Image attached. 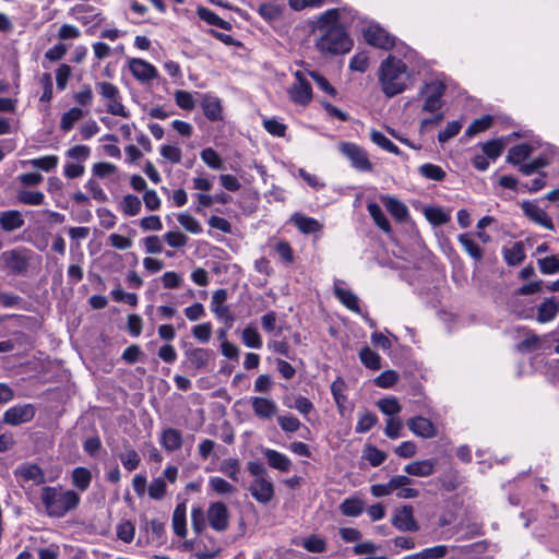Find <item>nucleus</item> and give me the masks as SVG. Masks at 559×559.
Instances as JSON below:
<instances>
[{
  "label": "nucleus",
  "mask_w": 559,
  "mask_h": 559,
  "mask_svg": "<svg viewBox=\"0 0 559 559\" xmlns=\"http://www.w3.org/2000/svg\"><path fill=\"white\" fill-rule=\"evenodd\" d=\"M409 75L406 64L392 56H389L380 66L379 82L382 92L388 97H393L407 88Z\"/></svg>",
  "instance_id": "f257e3e1"
},
{
  "label": "nucleus",
  "mask_w": 559,
  "mask_h": 559,
  "mask_svg": "<svg viewBox=\"0 0 559 559\" xmlns=\"http://www.w3.org/2000/svg\"><path fill=\"white\" fill-rule=\"evenodd\" d=\"M40 499L47 515L51 518H63L68 512L75 510L81 501L74 490L50 486L41 489Z\"/></svg>",
  "instance_id": "f03ea898"
},
{
  "label": "nucleus",
  "mask_w": 559,
  "mask_h": 559,
  "mask_svg": "<svg viewBox=\"0 0 559 559\" xmlns=\"http://www.w3.org/2000/svg\"><path fill=\"white\" fill-rule=\"evenodd\" d=\"M319 33L320 36L316 40V48L322 55H345L354 46L353 39L341 25H334Z\"/></svg>",
  "instance_id": "7ed1b4c3"
},
{
  "label": "nucleus",
  "mask_w": 559,
  "mask_h": 559,
  "mask_svg": "<svg viewBox=\"0 0 559 559\" xmlns=\"http://www.w3.org/2000/svg\"><path fill=\"white\" fill-rule=\"evenodd\" d=\"M33 255L34 252L25 247L7 250L0 254L1 269L12 275H24Z\"/></svg>",
  "instance_id": "20e7f679"
},
{
  "label": "nucleus",
  "mask_w": 559,
  "mask_h": 559,
  "mask_svg": "<svg viewBox=\"0 0 559 559\" xmlns=\"http://www.w3.org/2000/svg\"><path fill=\"white\" fill-rule=\"evenodd\" d=\"M95 87L102 98L106 102L107 112L123 118H128L130 116L121 102L120 91L115 84L102 81L96 82Z\"/></svg>",
  "instance_id": "39448f33"
},
{
  "label": "nucleus",
  "mask_w": 559,
  "mask_h": 559,
  "mask_svg": "<svg viewBox=\"0 0 559 559\" xmlns=\"http://www.w3.org/2000/svg\"><path fill=\"white\" fill-rule=\"evenodd\" d=\"M340 152L348 158L353 168L361 173L373 170V165L369 159L368 153L361 146L353 142H342L338 145Z\"/></svg>",
  "instance_id": "423d86ee"
},
{
  "label": "nucleus",
  "mask_w": 559,
  "mask_h": 559,
  "mask_svg": "<svg viewBox=\"0 0 559 559\" xmlns=\"http://www.w3.org/2000/svg\"><path fill=\"white\" fill-rule=\"evenodd\" d=\"M366 41L374 47L389 50L395 45V37L378 24H370L364 29Z\"/></svg>",
  "instance_id": "0eeeda50"
},
{
  "label": "nucleus",
  "mask_w": 559,
  "mask_h": 559,
  "mask_svg": "<svg viewBox=\"0 0 559 559\" xmlns=\"http://www.w3.org/2000/svg\"><path fill=\"white\" fill-rule=\"evenodd\" d=\"M420 93L426 95L423 110L433 112L442 106V97L445 93V86L443 83L435 81L426 84Z\"/></svg>",
  "instance_id": "6e6552de"
},
{
  "label": "nucleus",
  "mask_w": 559,
  "mask_h": 559,
  "mask_svg": "<svg viewBox=\"0 0 559 559\" xmlns=\"http://www.w3.org/2000/svg\"><path fill=\"white\" fill-rule=\"evenodd\" d=\"M210 526L217 532H224L229 526V511L225 503L213 502L206 513Z\"/></svg>",
  "instance_id": "1a4fd4ad"
},
{
  "label": "nucleus",
  "mask_w": 559,
  "mask_h": 559,
  "mask_svg": "<svg viewBox=\"0 0 559 559\" xmlns=\"http://www.w3.org/2000/svg\"><path fill=\"white\" fill-rule=\"evenodd\" d=\"M35 416V407L32 404L15 405L5 411L3 421L11 426H19L31 421Z\"/></svg>",
  "instance_id": "9d476101"
},
{
  "label": "nucleus",
  "mask_w": 559,
  "mask_h": 559,
  "mask_svg": "<svg viewBox=\"0 0 559 559\" xmlns=\"http://www.w3.org/2000/svg\"><path fill=\"white\" fill-rule=\"evenodd\" d=\"M288 95L299 105H307L312 98L311 86L299 71L296 72V82L288 88Z\"/></svg>",
  "instance_id": "9b49d317"
},
{
  "label": "nucleus",
  "mask_w": 559,
  "mask_h": 559,
  "mask_svg": "<svg viewBox=\"0 0 559 559\" xmlns=\"http://www.w3.org/2000/svg\"><path fill=\"white\" fill-rule=\"evenodd\" d=\"M129 70L132 75L141 83H147L157 78V69L150 62L133 58L129 61Z\"/></svg>",
  "instance_id": "f8f14e48"
},
{
  "label": "nucleus",
  "mask_w": 559,
  "mask_h": 559,
  "mask_svg": "<svg viewBox=\"0 0 559 559\" xmlns=\"http://www.w3.org/2000/svg\"><path fill=\"white\" fill-rule=\"evenodd\" d=\"M251 496L260 503L266 504L274 498L273 483L266 477L253 479L249 486Z\"/></svg>",
  "instance_id": "ddd939ff"
},
{
  "label": "nucleus",
  "mask_w": 559,
  "mask_h": 559,
  "mask_svg": "<svg viewBox=\"0 0 559 559\" xmlns=\"http://www.w3.org/2000/svg\"><path fill=\"white\" fill-rule=\"evenodd\" d=\"M408 429L417 437L431 439L438 435L435 424L423 416L411 417L406 423Z\"/></svg>",
  "instance_id": "4468645a"
},
{
  "label": "nucleus",
  "mask_w": 559,
  "mask_h": 559,
  "mask_svg": "<svg viewBox=\"0 0 559 559\" xmlns=\"http://www.w3.org/2000/svg\"><path fill=\"white\" fill-rule=\"evenodd\" d=\"M249 401L253 414L260 419H271L277 414L278 406L272 399L263 396H251Z\"/></svg>",
  "instance_id": "2eb2a0df"
},
{
  "label": "nucleus",
  "mask_w": 559,
  "mask_h": 559,
  "mask_svg": "<svg viewBox=\"0 0 559 559\" xmlns=\"http://www.w3.org/2000/svg\"><path fill=\"white\" fill-rule=\"evenodd\" d=\"M521 209H522L523 213L525 214V216H527L535 224H538L548 230L555 229V225H554L551 218L536 203L530 202V201H524L521 204Z\"/></svg>",
  "instance_id": "dca6fc26"
},
{
  "label": "nucleus",
  "mask_w": 559,
  "mask_h": 559,
  "mask_svg": "<svg viewBox=\"0 0 559 559\" xmlns=\"http://www.w3.org/2000/svg\"><path fill=\"white\" fill-rule=\"evenodd\" d=\"M392 524L401 532H416L419 530L411 506L397 509L392 519Z\"/></svg>",
  "instance_id": "f3484780"
},
{
  "label": "nucleus",
  "mask_w": 559,
  "mask_h": 559,
  "mask_svg": "<svg viewBox=\"0 0 559 559\" xmlns=\"http://www.w3.org/2000/svg\"><path fill=\"white\" fill-rule=\"evenodd\" d=\"M413 484V479L406 475H397L392 477L388 484H376L372 485L370 490L374 497H384L391 495L393 491L397 490L403 486H411Z\"/></svg>",
  "instance_id": "a211bd4d"
},
{
  "label": "nucleus",
  "mask_w": 559,
  "mask_h": 559,
  "mask_svg": "<svg viewBox=\"0 0 559 559\" xmlns=\"http://www.w3.org/2000/svg\"><path fill=\"white\" fill-rule=\"evenodd\" d=\"M379 198L383 205L385 206V209L388 210V212L397 222L406 221V218L408 217V209L402 201L389 194H381Z\"/></svg>",
  "instance_id": "6ab92c4d"
},
{
  "label": "nucleus",
  "mask_w": 559,
  "mask_h": 559,
  "mask_svg": "<svg viewBox=\"0 0 559 559\" xmlns=\"http://www.w3.org/2000/svg\"><path fill=\"white\" fill-rule=\"evenodd\" d=\"M212 352L206 348H191L186 350L185 364L194 369H203L207 366Z\"/></svg>",
  "instance_id": "aec40b11"
},
{
  "label": "nucleus",
  "mask_w": 559,
  "mask_h": 559,
  "mask_svg": "<svg viewBox=\"0 0 559 559\" xmlns=\"http://www.w3.org/2000/svg\"><path fill=\"white\" fill-rule=\"evenodd\" d=\"M436 467V460H419L413 461L404 466V472L407 475L416 477H428L433 474Z\"/></svg>",
  "instance_id": "412c9836"
},
{
  "label": "nucleus",
  "mask_w": 559,
  "mask_h": 559,
  "mask_svg": "<svg viewBox=\"0 0 559 559\" xmlns=\"http://www.w3.org/2000/svg\"><path fill=\"white\" fill-rule=\"evenodd\" d=\"M262 453L264 454V456L267 461V464L272 468L283 472V473L289 472V469L292 467V461L288 456H286L285 454L278 452L276 450L269 449V448L263 449Z\"/></svg>",
  "instance_id": "4be33fe9"
},
{
  "label": "nucleus",
  "mask_w": 559,
  "mask_h": 559,
  "mask_svg": "<svg viewBox=\"0 0 559 559\" xmlns=\"http://www.w3.org/2000/svg\"><path fill=\"white\" fill-rule=\"evenodd\" d=\"M23 225L24 219L19 211L10 210L0 214V227L7 233L20 229Z\"/></svg>",
  "instance_id": "5701e85b"
},
{
  "label": "nucleus",
  "mask_w": 559,
  "mask_h": 559,
  "mask_svg": "<svg viewBox=\"0 0 559 559\" xmlns=\"http://www.w3.org/2000/svg\"><path fill=\"white\" fill-rule=\"evenodd\" d=\"M160 443L168 452L177 451L182 445V436L178 429L166 428L162 432Z\"/></svg>",
  "instance_id": "b1692460"
},
{
  "label": "nucleus",
  "mask_w": 559,
  "mask_h": 559,
  "mask_svg": "<svg viewBox=\"0 0 559 559\" xmlns=\"http://www.w3.org/2000/svg\"><path fill=\"white\" fill-rule=\"evenodd\" d=\"M15 475L20 476L23 480H32L35 484L45 481V476L41 468L35 464H24L16 468Z\"/></svg>",
  "instance_id": "393cba45"
},
{
  "label": "nucleus",
  "mask_w": 559,
  "mask_h": 559,
  "mask_svg": "<svg viewBox=\"0 0 559 559\" xmlns=\"http://www.w3.org/2000/svg\"><path fill=\"white\" fill-rule=\"evenodd\" d=\"M559 311V304L555 301V298H547L544 302L538 306L537 309V321L539 323H546L552 321Z\"/></svg>",
  "instance_id": "a878e982"
},
{
  "label": "nucleus",
  "mask_w": 559,
  "mask_h": 559,
  "mask_svg": "<svg viewBox=\"0 0 559 559\" xmlns=\"http://www.w3.org/2000/svg\"><path fill=\"white\" fill-rule=\"evenodd\" d=\"M290 219L304 234L317 233L322 228V225L316 218L299 213L294 214Z\"/></svg>",
  "instance_id": "bb28decb"
},
{
  "label": "nucleus",
  "mask_w": 559,
  "mask_h": 559,
  "mask_svg": "<svg viewBox=\"0 0 559 559\" xmlns=\"http://www.w3.org/2000/svg\"><path fill=\"white\" fill-rule=\"evenodd\" d=\"M186 512V504L179 503L173 513V528L175 534L179 537H186L187 535Z\"/></svg>",
  "instance_id": "cd10ccee"
},
{
  "label": "nucleus",
  "mask_w": 559,
  "mask_h": 559,
  "mask_svg": "<svg viewBox=\"0 0 559 559\" xmlns=\"http://www.w3.org/2000/svg\"><path fill=\"white\" fill-rule=\"evenodd\" d=\"M367 210L374 224L384 233L390 234L392 230L391 225L381 207L374 202H369L367 204Z\"/></svg>",
  "instance_id": "c85d7f7f"
},
{
  "label": "nucleus",
  "mask_w": 559,
  "mask_h": 559,
  "mask_svg": "<svg viewBox=\"0 0 559 559\" xmlns=\"http://www.w3.org/2000/svg\"><path fill=\"white\" fill-rule=\"evenodd\" d=\"M365 510V502L356 497L346 498L340 504V511L345 516H358Z\"/></svg>",
  "instance_id": "c756f323"
},
{
  "label": "nucleus",
  "mask_w": 559,
  "mask_h": 559,
  "mask_svg": "<svg viewBox=\"0 0 559 559\" xmlns=\"http://www.w3.org/2000/svg\"><path fill=\"white\" fill-rule=\"evenodd\" d=\"M72 484L80 491H85L91 485L92 473L86 467H75L71 474Z\"/></svg>",
  "instance_id": "7c9ffc66"
},
{
  "label": "nucleus",
  "mask_w": 559,
  "mask_h": 559,
  "mask_svg": "<svg viewBox=\"0 0 559 559\" xmlns=\"http://www.w3.org/2000/svg\"><path fill=\"white\" fill-rule=\"evenodd\" d=\"M198 16L210 25L221 27L223 29L229 31L231 28V24L223 19H221L217 14L211 11L207 8L199 7L197 10Z\"/></svg>",
  "instance_id": "2f4dec72"
},
{
  "label": "nucleus",
  "mask_w": 559,
  "mask_h": 559,
  "mask_svg": "<svg viewBox=\"0 0 559 559\" xmlns=\"http://www.w3.org/2000/svg\"><path fill=\"white\" fill-rule=\"evenodd\" d=\"M334 292H335V295L338 298V300L346 308H348L349 310H352L356 313H360L361 310H360V306H359V299L355 294H353L348 289H345V288H342L338 286L335 287Z\"/></svg>",
  "instance_id": "473e14b6"
},
{
  "label": "nucleus",
  "mask_w": 559,
  "mask_h": 559,
  "mask_svg": "<svg viewBox=\"0 0 559 559\" xmlns=\"http://www.w3.org/2000/svg\"><path fill=\"white\" fill-rule=\"evenodd\" d=\"M202 109L205 117L212 121L218 120L222 117L221 102L216 97L205 96L202 100Z\"/></svg>",
  "instance_id": "72a5a7b5"
},
{
  "label": "nucleus",
  "mask_w": 559,
  "mask_h": 559,
  "mask_svg": "<svg viewBox=\"0 0 559 559\" xmlns=\"http://www.w3.org/2000/svg\"><path fill=\"white\" fill-rule=\"evenodd\" d=\"M344 9H330L322 13L318 19V31L323 32L329 27H333L334 25H340L338 22L342 17V12Z\"/></svg>",
  "instance_id": "f704fd0d"
},
{
  "label": "nucleus",
  "mask_w": 559,
  "mask_h": 559,
  "mask_svg": "<svg viewBox=\"0 0 559 559\" xmlns=\"http://www.w3.org/2000/svg\"><path fill=\"white\" fill-rule=\"evenodd\" d=\"M503 257L509 265H519L525 259L523 243L521 241H516L510 248H504Z\"/></svg>",
  "instance_id": "c9c22d12"
},
{
  "label": "nucleus",
  "mask_w": 559,
  "mask_h": 559,
  "mask_svg": "<svg viewBox=\"0 0 559 559\" xmlns=\"http://www.w3.org/2000/svg\"><path fill=\"white\" fill-rule=\"evenodd\" d=\"M85 111L79 107H72L66 111L60 119V130L62 132L70 131L74 123L81 120L85 116Z\"/></svg>",
  "instance_id": "e433bc0d"
},
{
  "label": "nucleus",
  "mask_w": 559,
  "mask_h": 559,
  "mask_svg": "<svg viewBox=\"0 0 559 559\" xmlns=\"http://www.w3.org/2000/svg\"><path fill=\"white\" fill-rule=\"evenodd\" d=\"M119 206L126 216H135L141 212L142 203L139 197L127 194L122 198Z\"/></svg>",
  "instance_id": "4c0bfd02"
},
{
  "label": "nucleus",
  "mask_w": 559,
  "mask_h": 559,
  "mask_svg": "<svg viewBox=\"0 0 559 559\" xmlns=\"http://www.w3.org/2000/svg\"><path fill=\"white\" fill-rule=\"evenodd\" d=\"M457 240L466 253L475 261H480L483 259L481 248L471 238L469 235L461 234L457 236Z\"/></svg>",
  "instance_id": "58836bf2"
},
{
  "label": "nucleus",
  "mask_w": 559,
  "mask_h": 559,
  "mask_svg": "<svg viewBox=\"0 0 559 559\" xmlns=\"http://www.w3.org/2000/svg\"><path fill=\"white\" fill-rule=\"evenodd\" d=\"M507 141L503 138L485 142L481 145L483 153L491 160H496L503 152Z\"/></svg>",
  "instance_id": "ea45409f"
},
{
  "label": "nucleus",
  "mask_w": 559,
  "mask_h": 559,
  "mask_svg": "<svg viewBox=\"0 0 559 559\" xmlns=\"http://www.w3.org/2000/svg\"><path fill=\"white\" fill-rule=\"evenodd\" d=\"M532 153V146L528 144H519L509 150L507 162L513 165L521 164Z\"/></svg>",
  "instance_id": "a19ab883"
},
{
  "label": "nucleus",
  "mask_w": 559,
  "mask_h": 559,
  "mask_svg": "<svg viewBox=\"0 0 559 559\" xmlns=\"http://www.w3.org/2000/svg\"><path fill=\"white\" fill-rule=\"evenodd\" d=\"M370 139L374 144H377L382 150H384L389 153H392L394 155L401 154L400 148L390 139H388L382 132H380L378 130H371Z\"/></svg>",
  "instance_id": "79ce46f5"
},
{
  "label": "nucleus",
  "mask_w": 559,
  "mask_h": 559,
  "mask_svg": "<svg viewBox=\"0 0 559 559\" xmlns=\"http://www.w3.org/2000/svg\"><path fill=\"white\" fill-rule=\"evenodd\" d=\"M493 123V118L490 115H485L478 119H475L466 129L465 135L472 138L480 132L489 129Z\"/></svg>",
  "instance_id": "37998d69"
},
{
  "label": "nucleus",
  "mask_w": 559,
  "mask_h": 559,
  "mask_svg": "<svg viewBox=\"0 0 559 559\" xmlns=\"http://www.w3.org/2000/svg\"><path fill=\"white\" fill-rule=\"evenodd\" d=\"M58 163H59V157L57 155H47V156L33 158V159L25 162V164H28L32 167L44 170V171L53 170L58 166Z\"/></svg>",
  "instance_id": "c03bdc74"
},
{
  "label": "nucleus",
  "mask_w": 559,
  "mask_h": 559,
  "mask_svg": "<svg viewBox=\"0 0 559 559\" xmlns=\"http://www.w3.org/2000/svg\"><path fill=\"white\" fill-rule=\"evenodd\" d=\"M345 389L346 383L341 377H337L331 384V393L341 413L343 412L344 404L346 402V395L344 394Z\"/></svg>",
  "instance_id": "a18cd8bd"
},
{
  "label": "nucleus",
  "mask_w": 559,
  "mask_h": 559,
  "mask_svg": "<svg viewBox=\"0 0 559 559\" xmlns=\"http://www.w3.org/2000/svg\"><path fill=\"white\" fill-rule=\"evenodd\" d=\"M119 460L129 472L136 469L141 462L139 453L132 448H126L124 452L119 454Z\"/></svg>",
  "instance_id": "49530a36"
},
{
  "label": "nucleus",
  "mask_w": 559,
  "mask_h": 559,
  "mask_svg": "<svg viewBox=\"0 0 559 559\" xmlns=\"http://www.w3.org/2000/svg\"><path fill=\"white\" fill-rule=\"evenodd\" d=\"M418 171L426 179L435 181H442L447 176L445 171L440 166L430 163L423 164L418 168Z\"/></svg>",
  "instance_id": "de8ad7c7"
},
{
  "label": "nucleus",
  "mask_w": 559,
  "mask_h": 559,
  "mask_svg": "<svg viewBox=\"0 0 559 559\" xmlns=\"http://www.w3.org/2000/svg\"><path fill=\"white\" fill-rule=\"evenodd\" d=\"M359 358L361 362L369 369L379 370L381 368V358L370 347L365 346L359 352Z\"/></svg>",
  "instance_id": "09e8293b"
},
{
  "label": "nucleus",
  "mask_w": 559,
  "mask_h": 559,
  "mask_svg": "<svg viewBox=\"0 0 559 559\" xmlns=\"http://www.w3.org/2000/svg\"><path fill=\"white\" fill-rule=\"evenodd\" d=\"M243 344L249 348L259 349L262 347V338L258 330L251 325L243 329L241 334Z\"/></svg>",
  "instance_id": "8fccbe9b"
},
{
  "label": "nucleus",
  "mask_w": 559,
  "mask_h": 559,
  "mask_svg": "<svg viewBox=\"0 0 559 559\" xmlns=\"http://www.w3.org/2000/svg\"><path fill=\"white\" fill-rule=\"evenodd\" d=\"M377 406L383 414L388 415L389 417H394V415H397L402 411L401 404L394 396L379 400L377 402Z\"/></svg>",
  "instance_id": "3c124183"
},
{
  "label": "nucleus",
  "mask_w": 559,
  "mask_h": 559,
  "mask_svg": "<svg viewBox=\"0 0 559 559\" xmlns=\"http://www.w3.org/2000/svg\"><path fill=\"white\" fill-rule=\"evenodd\" d=\"M17 200L26 205H40L45 201V195L40 191L20 190L17 192Z\"/></svg>",
  "instance_id": "603ef678"
},
{
  "label": "nucleus",
  "mask_w": 559,
  "mask_h": 559,
  "mask_svg": "<svg viewBox=\"0 0 559 559\" xmlns=\"http://www.w3.org/2000/svg\"><path fill=\"white\" fill-rule=\"evenodd\" d=\"M201 159L212 169L222 170L225 168L221 156L211 147L204 148L201 152Z\"/></svg>",
  "instance_id": "864d4df0"
},
{
  "label": "nucleus",
  "mask_w": 559,
  "mask_h": 559,
  "mask_svg": "<svg viewBox=\"0 0 559 559\" xmlns=\"http://www.w3.org/2000/svg\"><path fill=\"white\" fill-rule=\"evenodd\" d=\"M209 487L217 495H231L236 488L222 477H210Z\"/></svg>",
  "instance_id": "5fc2aeb1"
},
{
  "label": "nucleus",
  "mask_w": 559,
  "mask_h": 559,
  "mask_svg": "<svg viewBox=\"0 0 559 559\" xmlns=\"http://www.w3.org/2000/svg\"><path fill=\"white\" fill-rule=\"evenodd\" d=\"M377 423V416L371 412L365 411L359 415L355 430L357 433H365L369 431Z\"/></svg>",
  "instance_id": "6e6d98bb"
},
{
  "label": "nucleus",
  "mask_w": 559,
  "mask_h": 559,
  "mask_svg": "<svg viewBox=\"0 0 559 559\" xmlns=\"http://www.w3.org/2000/svg\"><path fill=\"white\" fill-rule=\"evenodd\" d=\"M215 317L223 322L227 329H230L235 322V316L227 305L211 307Z\"/></svg>",
  "instance_id": "4d7b16f0"
},
{
  "label": "nucleus",
  "mask_w": 559,
  "mask_h": 559,
  "mask_svg": "<svg viewBox=\"0 0 559 559\" xmlns=\"http://www.w3.org/2000/svg\"><path fill=\"white\" fill-rule=\"evenodd\" d=\"M178 223L189 233L191 234H200L202 231V226L198 219H195L189 213H180L177 216Z\"/></svg>",
  "instance_id": "13d9d810"
},
{
  "label": "nucleus",
  "mask_w": 559,
  "mask_h": 559,
  "mask_svg": "<svg viewBox=\"0 0 559 559\" xmlns=\"http://www.w3.org/2000/svg\"><path fill=\"white\" fill-rule=\"evenodd\" d=\"M219 471L224 473L231 480L237 481L240 467L237 459H227L221 463Z\"/></svg>",
  "instance_id": "bf43d9fd"
},
{
  "label": "nucleus",
  "mask_w": 559,
  "mask_h": 559,
  "mask_svg": "<svg viewBox=\"0 0 559 559\" xmlns=\"http://www.w3.org/2000/svg\"><path fill=\"white\" fill-rule=\"evenodd\" d=\"M448 552L449 547L447 545H437L417 552V557H420V559H440L447 556Z\"/></svg>",
  "instance_id": "052dcab7"
},
{
  "label": "nucleus",
  "mask_w": 559,
  "mask_h": 559,
  "mask_svg": "<svg viewBox=\"0 0 559 559\" xmlns=\"http://www.w3.org/2000/svg\"><path fill=\"white\" fill-rule=\"evenodd\" d=\"M117 536L124 543L132 542L135 533V527L130 521H123L117 525Z\"/></svg>",
  "instance_id": "680f3d73"
},
{
  "label": "nucleus",
  "mask_w": 559,
  "mask_h": 559,
  "mask_svg": "<svg viewBox=\"0 0 559 559\" xmlns=\"http://www.w3.org/2000/svg\"><path fill=\"white\" fill-rule=\"evenodd\" d=\"M160 155L173 164H179L182 152L177 145L165 144L160 146Z\"/></svg>",
  "instance_id": "e2e57ef3"
},
{
  "label": "nucleus",
  "mask_w": 559,
  "mask_h": 559,
  "mask_svg": "<svg viewBox=\"0 0 559 559\" xmlns=\"http://www.w3.org/2000/svg\"><path fill=\"white\" fill-rule=\"evenodd\" d=\"M425 216L430 223L436 225L445 224L450 219L449 214H447L443 210L439 207L426 209Z\"/></svg>",
  "instance_id": "0e129e2a"
},
{
  "label": "nucleus",
  "mask_w": 559,
  "mask_h": 559,
  "mask_svg": "<svg viewBox=\"0 0 559 559\" xmlns=\"http://www.w3.org/2000/svg\"><path fill=\"white\" fill-rule=\"evenodd\" d=\"M539 270L544 274H555L559 271V257L550 255L538 260Z\"/></svg>",
  "instance_id": "69168bd1"
},
{
  "label": "nucleus",
  "mask_w": 559,
  "mask_h": 559,
  "mask_svg": "<svg viewBox=\"0 0 559 559\" xmlns=\"http://www.w3.org/2000/svg\"><path fill=\"white\" fill-rule=\"evenodd\" d=\"M277 423L285 432H295L301 426L300 420L293 415L278 416Z\"/></svg>",
  "instance_id": "338daca9"
},
{
  "label": "nucleus",
  "mask_w": 559,
  "mask_h": 559,
  "mask_svg": "<svg viewBox=\"0 0 559 559\" xmlns=\"http://www.w3.org/2000/svg\"><path fill=\"white\" fill-rule=\"evenodd\" d=\"M402 429H403V424L399 418L389 417L386 419L384 435L390 439H397L401 437Z\"/></svg>",
  "instance_id": "774afa93"
}]
</instances>
